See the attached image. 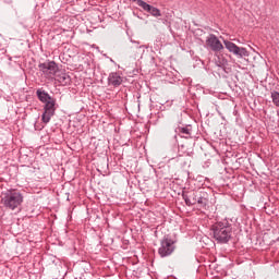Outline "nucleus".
Wrapping results in <instances>:
<instances>
[{
    "instance_id": "f257e3e1",
    "label": "nucleus",
    "mask_w": 279,
    "mask_h": 279,
    "mask_svg": "<svg viewBox=\"0 0 279 279\" xmlns=\"http://www.w3.org/2000/svg\"><path fill=\"white\" fill-rule=\"evenodd\" d=\"M211 232L217 243H228L232 239V223L228 219L217 221L211 226Z\"/></svg>"
},
{
    "instance_id": "f03ea898",
    "label": "nucleus",
    "mask_w": 279,
    "mask_h": 279,
    "mask_svg": "<svg viewBox=\"0 0 279 279\" xmlns=\"http://www.w3.org/2000/svg\"><path fill=\"white\" fill-rule=\"evenodd\" d=\"M1 204L8 210H16L23 204V194L16 190H7L2 192Z\"/></svg>"
},
{
    "instance_id": "7ed1b4c3",
    "label": "nucleus",
    "mask_w": 279,
    "mask_h": 279,
    "mask_svg": "<svg viewBox=\"0 0 279 279\" xmlns=\"http://www.w3.org/2000/svg\"><path fill=\"white\" fill-rule=\"evenodd\" d=\"M172 252H175V242L165 236L160 242L158 254L161 258H167V256H171Z\"/></svg>"
},
{
    "instance_id": "20e7f679",
    "label": "nucleus",
    "mask_w": 279,
    "mask_h": 279,
    "mask_svg": "<svg viewBox=\"0 0 279 279\" xmlns=\"http://www.w3.org/2000/svg\"><path fill=\"white\" fill-rule=\"evenodd\" d=\"M38 68L47 80L56 77V73L59 71L58 63H56V61H46L44 63H39Z\"/></svg>"
},
{
    "instance_id": "39448f33",
    "label": "nucleus",
    "mask_w": 279,
    "mask_h": 279,
    "mask_svg": "<svg viewBox=\"0 0 279 279\" xmlns=\"http://www.w3.org/2000/svg\"><path fill=\"white\" fill-rule=\"evenodd\" d=\"M223 45L226 49L229 50L230 53H233V56H236L238 58H250V51H247L246 48L239 47L236 44L230 41V40H225Z\"/></svg>"
},
{
    "instance_id": "423d86ee",
    "label": "nucleus",
    "mask_w": 279,
    "mask_h": 279,
    "mask_svg": "<svg viewBox=\"0 0 279 279\" xmlns=\"http://www.w3.org/2000/svg\"><path fill=\"white\" fill-rule=\"evenodd\" d=\"M56 114V100L50 98L44 106V113L41 116V121L47 125L51 121V117Z\"/></svg>"
},
{
    "instance_id": "0eeeda50",
    "label": "nucleus",
    "mask_w": 279,
    "mask_h": 279,
    "mask_svg": "<svg viewBox=\"0 0 279 279\" xmlns=\"http://www.w3.org/2000/svg\"><path fill=\"white\" fill-rule=\"evenodd\" d=\"M206 45L209 47V49H211V51H215L216 53L223 50V44H221V40H219V38L214 34H210L206 38Z\"/></svg>"
},
{
    "instance_id": "6e6552de",
    "label": "nucleus",
    "mask_w": 279,
    "mask_h": 279,
    "mask_svg": "<svg viewBox=\"0 0 279 279\" xmlns=\"http://www.w3.org/2000/svg\"><path fill=\"white\" fill-rule=\"evenodd\" d=\"M135 3H137V5L144 10V12H149V14L156 19H158V16H162V13L158 8L151 7V4H148L144 0H135Z\"/></svg>"
},
{
    "instance_id": "1a4fd4ad",
    "label": "nucleus",
    "mask_w": 279,
    "mask_h": 279,
    "mask_svg": "<svg viewBox=\"0 0 279 279\" xmlns=\"http://www.w3.org/2000/svg\"><path fill=\"white\" fill-rule=\"evenodd\" d=\"M108 84L109 86H121V84H123V78L121 75H119V73L112 72L108 76Z\"/></svg>"
},
{
    "instance_id": "9d476101",
    "label": "nucleus",
    "mask_w": 279,
    "mask_h": 279,
    "mask_svg": "<svg viewBox=\"0 0 279 279\" xmlns=\"http://www.w3.org/2000/svg\"><path fill=\"white\" fill-rule=\"evenodd\" d=\"M56 80L61 86H69V84H71V76L64 72L57 74Z\"/></svg>"
},
{
    "instance_id": "9b49d317",
    "label": "nucleus",
    "mask_w": 279,
    "mask_h": 279,
    "mask_svg": "<svg viewBox=\"0 0 279 279\" xmlns=\"http://www.w3.org/2000/svg\"><path fill=\"white\" fill-rule=\"evenodd\" d=\"M36 95H37V98L39 99V101H41V104H46V102L50 101V99H53L52 97H50L49 93H47L43 88L37 89Z\"/></svg>"
},
{
    "instance_id": "f8f14e48",
    "label": "nucleus",
    "mask_w": 279,
    "mask_h": 279,
    "mask_svg": "<svg viewBox=\"0 0 279 279\" xmlns=\"http://www.w3.org/2000/svg\"><path fill=\"white\" fill-rule=\"evenodd\" d=\"M197 194L193 192L191 195L189 194H183V199L186 204V206H195L197 204Z\"/></svg>"
},
{
    "instance_id": "ddd939ff",
    "label": "nucleus",
    "mask_w": 279,
    "mask_h": 279,
    "mask_svg": "<svg viewBox=\"0 0 279 279\" xmlns=\"http://www.w3.org/2000/svg\"><path fill=\"white\" fill-rule=\"evenodd\" d=\"M271 99H272V104L275 106H277V108H279V92L272 90L271 92Z\"/></svg>"
},
{
    "instance_id": "4468645a",
    "label": "nucleus",
    "mask_w": 279,
    "mask_h": 279,
    "mask_svg": "<svg viewBox=\"0 0 279 279\" xmlns=\"http://www.w3.org/2000/svg\"><path fill=\"white\" fill-rule=\"evenodd\" d=\"M196 204H199L202 208H205V206L208 204V198L204 196H198Z\"/></svg>"
},
{
    "instance_id": "2eb2a0df",
    "label": "nucleus",
    "mask_w": 279,
    "mask_h": 279,
    "mask_svg": "<svg viewBox=\"0 0 279 279\" xmlns=\"http://www.w3.org/2000/svg\"><path fill=\"white\" fill-rule=\"evenodd\" d=\"M179 132L181 134H186L187 136H185V138H189V136H191V129H189V126L179 129Z\"/></svg>"
},
{
    "instance_id": "dca6fc26",
    "label": "nucleus",
    "mask_w": 279,
    "mask_h": 279,
    "mask_svg": "<svg viewBox=\"0 0 279 279\" xmlns=\"http://www.w3.org/2000/svg\"><path fill=\"white\" fill-rule=\"evenodd\" d=\"M226 64H228V60L222 59L219 63V66H226Z\"/></svg>"
},
{
    "instance_id": "f3484780",
    "label": "nucleus",
    "mask_w": 279,
    "mask_h": 279,
    "mask_svg": "<svg viewBox=\"0 0 279 279\" xmlns=\"http://www.w3.org/2000/svg\"><path fill=\"white\" fill-rule=\"evenodd\" d=\"M138 49H142V53H145V46H140Z\"/></svg>"
}]
</instances>
